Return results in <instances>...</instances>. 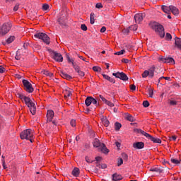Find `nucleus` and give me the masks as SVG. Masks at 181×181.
I'll return each mask as SVG.
<instances>
[{
    "label": "nucleus",
    "instance_id": "nucleus-1",
    "mask_svg": "<svg viewBox=\"0 0 181 181\" xmlns=\"http://www.w3.org/2000/svg\"><path fill=\"white\" fill-rule=\"evenodd\" d=\"M23 101H24L25 104H26L28 108H30V111L32 115H35V114H36V105L35 104V103H33L32 100H30V98L27 96L24 98Z\"/></svg>",
    "mask_w": 181,
    "mask_h": 181
},
{
    "label": "nucleus",
    "instance_id": "nucleus-2",
    "mask_svg": "<svg viewBox=\"0 0 181 181\" xmlns=\"http://www.w3.org/2000/svg\"><path fill=\"white\" fill-rule=\"evenodd\" d=\"M20 136L22 139H27L31 143L33 142V139H32V138H33V132L30 129H27L23 131L21 133Z\"/></svg>",
    "mask_w": 181,
    "mask_h": 181
},
{
    "label": "nucleus",
    "instance_id": "nucleus-3",
    "mask_svg": "<svg viewBox=\"0 0 181 181\" xmlns=\"http://www.w3.org/2000/svg\"><path fill=\"white\" fill-rule=\"evenodd\" d=\"M34 37L35 39H40L42 41L44 42V43H46V45L50 44V38L49 37L47 34L43 33H36L34 34Z\"/></svg>",
    "mask_w": 181,
    "mask_h": 181
},
{
    "label": "nucleus",
    "instance_id": "nucleus-4",
    "mask_svg": "<svg viewBox=\"0 0 181 181\" xmlns=\"http://www.w3.org/2000/svg\"><path fill=\"white\" fill-rule=\"evenodd\" d=\"M12 29V23H4L0 27V36H5Z\"/></svg>",
    "mask_w": 181,
    "mask_h": 181
},
{
    "label": "nucleus",
    "instance_id": "nucleus-5",
    "mask_svg": "<svg viewBox=\"0 0 181 181\" xmlns=\"http://www.w3.org/2000/svg\"><path fill=\"white\" fill-rule=\"evenodd\" d=\"M153 28L159 35L160 37H165V28L163 25L159 24V23H156L153 24Z\"/></svg>",
    "mask_w": 181,
    "mask_h": 181
},
{
    "label": "nucleus",
    "instance_id": "nucleus-6",
    "mask_svg": "<svg viewBox=\"0 0 181 181\" xmlns=\"http://www.w3.org/2000/svg\"><path fill=\"white\" fill-rule=\"evenodd\" d=\"M155 66H151L148 70H145L142 74L143 78H146V77H148L150 78H153V76H155Z\"/></svg>",
    "mask_w": 181,
    "mask_h": 181
},
{
    "label": "nucleus",
    "instance_id": "nucleus-7",
    "mask_svg": "<svg viewBox=\"0 0 181 181\" xmlns=\"http://www.w3.org/2000/svg\"><path fill=\"white\" fill-rule=\"evenodd\" d=\"M51 57L55 60V62H57L58 63H63V55L62 54L52 50L50 52Z\"/></svg>",
    "mask_w": 181,
    "mask_h": 181
},
{
    "label": "nucleus",
    "instance_id": "nucleus-8",
    "mask_svg": "<svg viewBox=\"0 0 181 181\" xmlns=\"http://www.w3.org/2000/svg\"><path fill=\"white\" fill-rule=\"evenodd\" d=\"M23 84L24 86V90H25V91L27 93H32L33 91H34L33 87H32V83H30V82H29V81L26 80V79H23Z\"/></svg>",
    "mask_w": 181,
    "mask_h": 181
},
{
    "label": "nucleus",
    "instance_id": "nucleus-9",
    "mask_svg": "<svg viewBox=\"0 0 181 181\" xmlns=\"http://www.w3.org/2000/svg\"><path fill=\"white\" fill-rule=\"evenodd\" d=\"M112 76L116 77V78H119L120 80H122L123 81H128L129 80L128 76H127L124 72L113 73Z\"/></svg>",
    "mask_w": 181,
    "mask_h": 181
},
{
    "label": "nucleus",
    "instance_id": "nucleus-10",
    "mask_svg": "<svg viewBox=\"0 0 181 181\" xmlns=\"http://www.w3.org/2000/svg\"><path fill=\"white\" fill-rule=\"evenodd\" d=\"M61 16L58 19V22L62 28H66L67 26V23H66V12L62 11Z\"/></svg>",
    "mask_w": 181,
    "mask_h": 181
},
{
    "label": "nucleus",
    "instance_id": "nucleus-11",
    "mask_svg": "<svg viewBox=\"0 0 181 181\" xmlns=\"http://www.w3.org/2000/svg\"><path fill=\"white\" fill-rule=\"evenodd\" d=\"M159 61L162 62L163 63H170V64H175V59H173L172 57H160Z\"/></svg>",
    "mask_w": 181,
    "mask_h": 181
},
{
    "label": "nucleus",
    "instance_id": "nucleus-12",
    "mask_svg": "<svg viewBox=\"0 0 181 181\" xmlns=\"http://www.w3.org/2000/svg\"><path fill=\"white\" fill-rule=\"evenodd\" d=\"M145 16H146L145 13H137L134 16V20L136 23H141V22L144 21V18H145Z\"/></svg>",
    "mask_w": 181,
    "mask_h": 181
},
{
    "label": "nucleus",
    "instance_id": "nucleus-13",
    "mask_svg": "<svg viewBox=\"0 0 181 181\" xmlns=\"http://www.w3.org/2000/svg\"><path fill=\"white\" fill-rule=\"evenodd\" d=\"M54 117V112L52 110H47V122H52Z\"/></svg>",
    "mask_w": 181,
    "mask_h": 181
},
{
    "label": "nucleus",
    "instance_id": "nucleus-14",
    "mask_svg": "<svg viewBox=\"0 0 181 181\" xmlns=\"http://www.w3.org/2000/svg\"><path fill=\"white\" fill-rule=\"evenodd\" d=\"M134 132H135L136 134H141V135H144V136H146V138H148V139L151 136V134L145 132V131L141 129H134Z\"/></svg>",
    "mask_w": 181,
    "mask_h": 181
},
{
    "label": "nucleus",
    "instance_id": "nucleus-15",
    "mask_svg": "<svg viewBox=\"0 0 181 181\" xmlns=\"http://www.w3.org/2000/svg\"><path fill=\"white\" fill-rule=\"evenodd\" d=\"M74 69L75 71L78 73V76H80V77H84V76H86V74L83 71H81L80 66L74 65Z\"/></svg>",
    "mask_w": 181,
    "mask_h": 181
},
{
    "label": "nucleus",
    "instance_id": "nucleus-16",
    "mask_svg": "<svg viewBox=\"0 0 181 181\" xmlns=\"http://www.w3.org/2000/svg\"><path fill=\"white\" fill-rule=\"evenodd\" d=\"M144 146H145L144 142H136L133 144L134 149H143Z\"/></svg>",
    "mask_w": 181,
    "mask_h": 181
},
{
    "label": "nucleus",
    "instance_id": "nucleus-17",
    "mask_svg": "<svg viewBox=\"0 0 181 181\" xmlns=\"http://www.w3.org/2000/svg\"><path fill=\"white\" fill-rule=\"evenodd\" d=\"M93 145L94 148H98L99 149H100L103 144L100 142V140H98V139H95L93 141Z\"/></svg>",
    "mask_w": 181,
    "mask_h": 181
},
{
    "label": "nucleus",
    "instance_id": "nucleus-18",
    "mask_svg": "<svg viewBox=\"0 0 181 181\" xmlns=\"http://www.w3.org/2000/svg\"><path fill=\"white\" fill-rule=\"evenodd\" d=\"M172 8V6H165L163 5L161 6V9L163 11L165 12V13H168V15H169V13H170V9Z\"/></svg>",
    "mask_w": 181,
    "mask_h": 181
},
{
    "label": "nucleus",
    "instance_id": "nucleus-19",
    "mask_svg": "<svg viewBox=\"0 0 181 181\" xmlns=\"http://www.w3.org/2000/svg\"><path fill=\"white\" fill-rule=\"evenodd\" d=\"M148 139L152 142H153V144H162V140H160V139L155 138L151 135H150V136L148 137Z\"/></svg>",
    "mask_w": 181,
    "mask_h": 181
},
{
    "label": "nucleus",
    "instance_id": "nucleus-20",
    "mask_svg": "<svg viewBox=\"0 0 181 181\" xmlns=\"http://www.w3.org/2000/svg\"><path fill=\"white\" fill-rule=\"evenodd\" d=\"M175 46L179 49V50H181V38H179L177 37L175 39Z\"/></svg>",
    "mask_w": 181,
    "mask_h": 181
},
{
    "label": "nucleus",
    "instance_id": "nucleus-21",
    "mask_svg": "<svg viewBox=\"0 0 181 181\" xmlns=\"http://www.w3.org/2000/svg\"><path fill=\"white\" fill-rule=\"evenodd\" d=\"M60 76H61V77H62V78H65L66 80H71L73 78V77H71V76H70V75L67 74L66 72H63V71H61Z\"/></svg>",
    "mask_w": 181,
    "mask_h": 181
},
{
    "label": "nucleus",
    "instance_id": "nucleus-22",
    "mask_svg": "<svg viewBox=\"0 0 181 181\" xmlns=\"http://www.w3.org/2000/svg\"><path fill=\"white\" fill-rule=\"evenodd\" d=\"M103 77L105 78V80H107V81H110V83H112L113 84H115V79L110 77V76L107 74H102Z\"/></svg>",
    "mask_w": 181,
    "mask_h": 181
},
{
    "label": "nucleus",
    "instance_id": "nucleus-23",
    "mask_svg": "<svg viewBox=\"0 0 181 181\" xmlns=\"http://www.w3.org/2000/svg\"><path fill=\"white\" fill-rule=\"evenodd\" d=\"M170 12H172L175 16H177V15H179V8L175 6H171Z\"/></svg>",
    "mask_w": 181,
    "mask_h": 181
},
{
    "label": "nucleus",
    "instance_id": "nucleus-24",
    "mask_svg": "<svg viewBox=\"0 0 181 181\" xmlns=\"http://www.w3.org/2000/svg\"><path fill=\"white\" fill-rule=\"evenodd\" d=\"M71 89L69 88H66L64 90V97L65 98H69V97L71 96Z\"/></svg>",
    "mask_w": 181,
    "mask_h": 181
},
{
    "label": "nucleus",
    "instance_id": "nucleus-25",
    "mask_svg": "<svg viewBox=\"0 0 181 181\" xmlns=\"http://www.w3.org/2000/svg\"><path fill=\"white\" fill-rule=\"evenodd\" d=\"M71 174L73 175V176H74L75 177H78V176L80 175V170L78 168H75L72 172Z\"/></svg>",
    "mask_w": 181,
    "mask_h": 181
},
{
    "label": "nucleus",
    "instance_id": "nucleus-26",
    "mask_svg": "<svg viewBox=\"0 0 181 181\" xmlns=\"http://www.w3.org/2000/svg\"><path fill=\"white\" fill-rule=\"evenodd\" d=\"M92 101H93V97L91 96L87 97L86 99L85 100V104L86 107H90V105H91L92 104Z\"/></svg>",
    "mask_w": 181,
    "mask_h": 181
},
{
    "label": "nucleus",
    "instance_id": "nucleus-27",
    "mask_svg": "<svg viewBox=\"0 0 181 181\" xmlns=\"http://www.w3.org/2000/svg\"><path fill=\"white\" fill-rule=\"evenodd\" d=\"M99 150H100V152H103V153H108V152H110L104 144H102V146Z\"/></svg>",
    "mask_w": 181,
    "mask_h": 181
},
{
    "label": "nucleus",
    "instance_id": "nucleus-28",
    "mask_svg": "<svg viewBox=\"0 0 181 181\" xmlns=\"http://www.w3.org/2000/svg\"><path fill=\"white\" fill-rule=\"evenodd\" d=\"M122 179V176L119 175L118 173H115L112 175V180L118 181Z\"/></svg>",
    "mask_w": 181,
    "mask_h": 181
},
{
    "label": "nucleus",
    "instance_id": "nucleus-29",
    "mask_svg": "<svg viewBox=\"0 0 181 181\" xmlns=\"http://www.w3.org/2000/svg\"><path fill=\"white\" fill-rule=\"evenodd\" d=\"M98 101L100 100H98V96H96L95 98H92V104H93V105H95V107H98V105H100V103Z\"/></svg>",
    "mask_w": 181,
    "mask_h": 181
},
{
    "label": "nucleus",
    "instance_id": "nucleus-30",
    "mask_svg": "<svg viewBox=\"0 0 181 181\" xmlns=\"http://www.w3.org/2000/svg\"><path fill=\"white\" fill-rule=\"evenodd\" d=\"M125 118L127 119V121H129L130 122H134V121H135V118L128 113L126 114Z\"/></svg>",
    "mask_w": 181,
    "mask_h": 181
},
{
    "label": "nucleus",
    "instance_id": "nucleus-31",
    "mask_svg": "<svg viewBox=\"0 0 181 181\" xmlns=\"http://www.w3.org/2000/svg\"><path fill=\"white\" fill-rule=\"evenodd\" d=\"M66 60H67L68 63H71L73 67H74V66H77V65L74 64V59H73V58H71L70 56H69V54H66Z\"/></svg>",
    "mask_w": 181,
    "mask_h": 181
},
{
    "label": "nucleus",
    "instance_id": "nucleus-32",
    "mask_svg": "<svg viewBox=\"0 0 181 181\" xmlns=\"http://www.w3.org/2000/svg\"><path fill=\"white\" fill-rule=\"evenodd\" d=\"M102 123L105 127H108V125H110V121L106 117L102 119Z\"/></svg>",
    "mask_w": 181,
    "mask_h": 181
},
{
    "label": "nucleus",
    "instance_id": "nucleus-33",
    "mask_svg": "<svg viewBox=\"0 0 181 181\" xmlns=\"http://www.w3.org/2000/svg\"><path fill=\"white\" fill-rule=\"evenodd\" d=\"M15 39H16L15 36L11 35V36H10V37L6 40V43H7L8 45L11 44V43H12V42H13V40H15Z\"/></svg>",
    "mask_w": 181,
    "mask_h": 181
},
{
    "label": "nucleus",
    "instance_id": "nucleus-34",
    "mask_svg": "<svg viewBox=\"0 0 181 181\" xmlns=\"http://www.w3.org/2000/svg\"><path fill=\"white\" fill-rule=\"evenodd\" d=\"M150 171L156 172V173H162V170L158 168H151Z\"/></svg>",
    "mask_w": 181,
    "mask_h": 181
},
{
    "label": "nucleus",
    "instance_id": "nucleus-35",
    "mask_svg": "<svg viewBox=\"0 0 181 181\" xmlns=\"http://www.w3.org/2000/svg\"><path fill=\"white\" fill-rule=\"evenodd\" d=\"M121 127H122L121 123L119 122L115 123V128L116 131H119V129H121Z\"/></svg>",
    "mask_w": 181,
    "mask_h": 181
},
{
    "label": "nucleus",
    "instance_id": "nucleus-36",
    "mask_svg": "<svg viewBox=\"0 0 181 181\" xmlns=\"http://www.w3.org/2000/svg\"><path fill=\"white\" fill-rule=\"evenodd\" d=\"M171 163H174V165H180V160L175 159V158H171Z\"/></svg>",
    "mask_w": 181,
    "mask_h": 181
},
{
    "label": "nucleus",
    "instance_id": "nucleus-37",
    "mask_svg": "<svg viewBox=\"0 0 181 181\" xmlns=\"http://www.w3.org/2000/svg\"><path fill=\"white\" fill-rule=\"evenodd\" d=\"M98 100H99V101H103V103H105H105H107V99H105V98H104V96H103L102 95H99L98 96Z\"/></svg>",
    "mask_w": 181,
    "mask_h": 181
},
{
    "label": "nucleus",
    "instance_id": "nucleus-38",
    "mask_svg": "<svg viewBox=\"0 0 181 181\" xmlns=\"http://www.w3.org/2000/svg\"><path fill=\"white\" fill-rule=\"evenodd\" d=\"M124 53H125V49H122L119 52H115V54L116 56H121V55L124 54Z\"/></svg>",
    "mask_w": 181,
    "mask_h": 181
},
{
    "label": "nucleus",
    "instance_id": "nucleus-39",
    "mask_svg": "<svg viewBox=\"0 0 181 181\" xmlns=\"http://www.w3.org/2000/svg\"><path fill=\"white\" fill-rule=\"evenodd\" d=\"M148 95L151 97V98H153V88H148Z\"/></svg>",
    "mask_w": 181,
    "mask_h": 181
},
{
    "label": "nucleus",
    "instance_id": "nucleus-40",
    "mask_svg": "<svg viewBox=\"0 0 181 181\" xmlns=\"http://www.w3.org/2000/svg\"><path fill=\"white\" fill-rule=\"evenodd\" d=\"M165 40H172V35H170V33H166Z\"/></svg>",
    "mask_w": 181,
    "mask_h": 181
},
{
    "label": "nucleus",
    "instance_id": "nucleus-41",
    "mask_svg": "<svg viewBox=\"0 0 181 181\" xmlns=\"http://www.w3.org/2000/svg\"><path fill=\"white\" fill-rule=\"evenodd\" d=\"M49 4H43L42 5V11H49Z\"/></svg>",
    "mask_w": 181,
    "mask_h": 181
},
{
    "label": "nucleus",
    "instance_id": "nucleus-42",
    "mask_svg": "<svg viewBox=\"0 0 181 181\" xmlns=\"http://www.w3.org/2000/svg\"><path fill=\"white\" fill-rule=\"evenodd\" d=\"M93 71H97L98 73H100L101 71V68L99 66H93Z\"/></svg>",
    "mask_w": 181,
    "mask_h": 181
},
{
    "label": "nucleus",
    "instance_id": "nucleus-43",
    "mask_svg": "<svg viewBox=\"0 0 181 181\" xmlns=\"http://www.w3.org/2000/svg\"><path fill=\"white\" fill-rule=\"evenodd\" d=\"M94 13H90V24L94 25Z\"/></svg>",
    "mask_w": 181,
    "mask_h": 181
},
{
    "label": "nucleus",
    "instance_id": "nucleus-44",
    "mask_svg": "<svg viewBox=\"0 0 181 181\" xmlns=\"http://www.w3.org/2000/svg\"><path fill=\"white\" fill-rule=\"evenodd\" d=\"M122 159H124V160H128V155L125 153H122Z\"/></svg>",
    "mask_w": 181,
    "mask_h": 181
},
{
    "label": "nucleus",
    "instance_id": "nucleus-45",
    "mask_svg": "<svg viewBox=\"0 0 181 181\" xmlns=\"http://www.w3.org/2000/svg\"><path fill=\"white\" fill-rule=\"evenodd\" d=\"M17 95L18 98H21V100H22V101H23V100L25 99V97H26L25 95L22 93H18Z\"/></svg>",
    "mask_w": 181,
    "mask_h": 181
},
{
    "label": "nucleus",
    "instance_id": "nucleus-46",
    "mask_svg": "<svg viewBox=\"0 0 181 181\" xmlns=\"http://www.w3.org/2000/svg\"><path fill=\"white\" fill-rule=\"evenodd\" d=\"M44 74H45V76H48L49 77H53V74L49 72V71H45Z\"/></svg>",
    "mask_w": 181,
    "mask_h": 181
},
{
    "label": "nucleus",
    "instance_id": "nucleus-47",
    "mask_svg": "<svg viewBox=\"0 0 181 181\" xmlns=\"http://www.w3.org/2000/svg\"><path fill=\"white\" fill-rule=\"evenodd\" d=\"M16 60H21V54L18 51L16 52V54L15 57Z\"/></svg>",
    "mask_w": 181,
    "mask_h": 181
},
{
    "label": "nucleus",
    "instance_id": "nucleus-48",
    "mask_svg": "<svg viewBox=\"0 0 181 181\" xmlns=\"http://www.w3.org/2000/svg\"><path fill=\"white\" fill-rule=\"evenodd\" d=\"M124 163V160L122 158H119L117 160V166H121Z\"/></svg>",
    "mask_w": 181,
    "mask_h": 181
},
{
    "label": "nucleus",
    "instance_id": "nucleus-49",
    "mask_svg": "<svg viewBox=\"0 0 181 181\" xmlns=\"http://www.w3.org/2000/svg\"><path fill=\"white\" fill-rule=\"evenodd\" d=\"M143 105L145 108H147V107H149V102L148 100H144L143 102Z\"/></svg>",
    "mask_w": 181,
    "mask_h": 181
},
{
    "label": "nucleus",
    "instance_id": "nucleus-50",
    "mask_svg": "<svg viewBox=\"0 0 181 181\" xmlns=\"http://www.w3.org/2000/svg\"><path fill=\"white\" fill-rule=\"evenodd\" d=\"M81 29L82 30H84V32H86V30H87V25H86V24H81Z\"/></svg>",
    "mask_w": 181,
    "mask_h": 181
},
{
    "label": "nucleus",
    "instance_id": "nucleus-51",
    "mask_svg": "<svg viewBox=\"0 0 181 181\" xmlns=\"http://www.w3.org/2000/svg\"><path fill=\"white\" fill-rule=\"evenodd\" d=\"M105 104H107V105H108L109 107H114V103L108 100H106V103Z\"/></svg>",
    "mask_w": 181,
    "mask_h": 181
},
{
    "label": "nucleus",
    "instance_id": "nucleus-52",
    "mask_svg": "<svg viewBox=\"0 0 181 181\" xmlns=\"http://www.w3.org/2000/svg\"><path fill=\"white\" fill-rule=\"evenodd\" d=\"M129 29H130V30L135 31V30H137L138 27L136 25H132V26L129 27Z\"/></svg>",
    "mask_w": 181,
    "mask_h": 181
},
{
    "label": "nucleus",
    "instance_id": "nucleus-53",
    "mask_svg": "<svg viewBox=\"0 0 181 181\" xmlns=\"http://www.w3.org/2000/svg\"><path fill=\"white\" fill-rule=\"evenodd\" d=\"M95 8L98 9H101V8H103V4L101 3H98L95 6Z\"/></svg>",
    "mask_w": 181,
    "mask_h": 181
},
{
    "label": "nucleus",
    "instance_id": "nucleus-54",
    "mask_svg": "<svg viewBox=\"0 0 181 181\" xmlns=\"http://www.w3.org/2000/svg\"><path fill=\"white\" fill-rule=\"evenodd\" d=\"M18 9H19V4H18V3H17V4H16V6H14L13 11H14L15 12H16V11H18Z\"/></svg>",
    "mask_w": 181,
    "mask_h": 181
},
{
    "label": "nucleus",
    "instance_id": "nucleus-55",
    "mask_svg": "<svg viewBox=\"0 0 181 181\" xmlns=\"http://www.w3.org/2000/svg\"><path fill=\"white\" fill-rule=\"evenodd\" d=\"M176 104H177V102H176V100H170V105H176Z\"/></svg>",
    "mask_w": 181,
    "mask_h": 181
},
{
    "label": "nucleus",
    "instance_id": "nucleus-56",
    "mask_svg": "<svg viewBox=\"0 0 181 181\" xmlns=\"http://www.w3.org/2000/svg\"><path fill=\"white\" fill-rule=\"evenodd\" d=\"M86 159V161L88 163H92L93 160H91V159L89 158V157L86 156L85 158Z\"/></svg>",
    "mask_w": 181,
    "mask_h": 181
},
{
    "label": "nucleus",
    "instance_id": "nucleus-57",
    "mask_svg": "<svg viewBox=\"0 0 181 181\" xmlns=\"http://www.w3.org/2000/svg\"><path fill=\"white\" fill-rule=\"evenodd\" d=\"M130 89L132 90V91H135L136 90V86L135 85H131L130 86Z\"/></svg>",
    "mask_w": 181,
    "mask_h": 181
},
{
    "label": "nucleus",
    "instance_id": "nucleus-58",
    "mask_svg": "<svg viewBox=\"0 0 181 181\" xmlns=\"http://www.w3.org/2000/svg\"><path fill=\"white\" fill-rule=\"evenodd\" d=\"M5 68L2 66H0V73L2 74V73H5Z\"/></svg>",
    "mask_w": 181,
    "mask_h": 181
},
{
    "label": "nucleus",
    "instance_id": "nucleus-59",
    "mask_svg": "<svg viewBox=\"0 0 181 181\" xmlns=\"http://www.w3.org/2000/svg\"><path fill=\"white\" fill-rule=\"evenodd\" d=\"M70 124L71 127H76V121L74 119L71 120Z\"/></svg>",
    "mask_w": 181,
    "mask_h": 181
},
{
    "label": "nucleus",
    "instance_id": "nucleus-60",
    "mask_svg": "<svg viewBox=\"0 0 181 181\" xmlns=\"http://www.w3.org/2000/svg\"><path fill=\"white\" fill-rule=\"evenodd\" d=\"M100 169H106L107 165L106 164H102L101 165L99 166Z\"/></svg>",
    "mask_w": 181,
    "mask_h": 181
},
{
    "label": "nucleus",
    "instance_id": "nucleus-61",
    "mask_svg": "<svg viewBox=\"0 0 181 181\" xmlns=\"http://www.w3.org/2000/svg\"><path fill=\"white\" fill-rule=\"evenodd\" d=\"M105 30H107V28H105V26L102 27L100 29L101 33H104V32H105Z\"/></svg>",
    "mask_w": 181,
    "mask_h": 181
},
{
    "label": "nucleus",
    "instance_id": "nucleus-62",
    "mask_svg": "<svg viewBox=\"0 0 181 181\" xmlns=\"http://www.w3.org/2000/svg\"><path fill=\"white\" fill-rule=\"evenodd\" d=\"M122 63H129V59H122Z\"/></svg>",
    "mask_w": 181,
    "mask_h": 181
},
{
    "label": "nucleus",
    "instance_id": "nucleus-63",
    "mask_svg": "<svg viewBox=\"0 0 181 181\" xmlns=\"http://www.w3.org/2000/svg\"><path fill=\"white\" fill-rule=\"evenodd\" d=\"M170 141H176V136H173L172 137H169Z\"/></svg>",
    "mask_w": 181,
    "mask_h": 181
},
{
    "label": "nucleus",
    "instance_id": "nucleus-64",
    "mask_svg": "<svg viewBox=\"0 0 181 181\" xmlns=\"http://www.w3.org/2000/svg\"><path fill=\"white\" fill-rule=\"evenodd\" d=\"M172 179L173 180H175V181H180V179L177 177H172Z\"/></svg>",
    "mask_w": 181,
    "mask_h": 181
}]
</instances>
